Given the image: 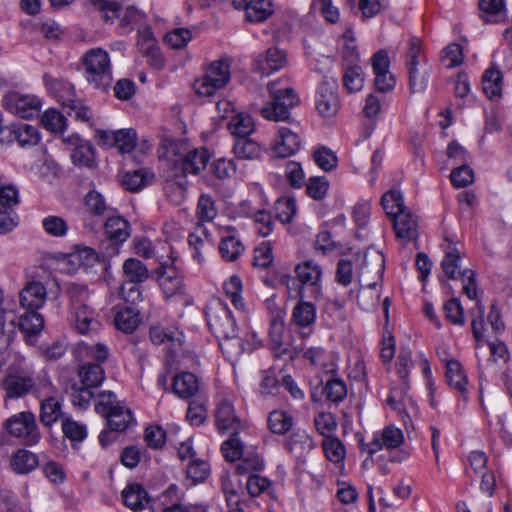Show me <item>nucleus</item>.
<instances>
[{
    "mask_svg": "<svg viewBox=\"0 0 512 512\" xmlns=\"http://www.w3.org/2000/svg\"><path fill=\"white\" fill-rule=\"evenodd\" d=\"M205 315L211 333L219 340V347L229 358L240 356L246 349L237 335V326L230 309L221 301L206 307Z\"/></svg>",
    "mask_w": 512,
    "mask_h": 512,
    "instance_id": "f257e3e1",
    "label": "nucleus"
},
{
    "mask_svg": "<svg viewBox=\"0 0 512 512\" xmlns=\"http://www.w3.org/2000/svg\"><path fill=\"white\" fill-rule=\"evenodd\" d=\"M62 292L68 299L70 320L77 332L83 335L97 333L101 328L97 313L88 304L90 293L87 285L73 281L65 282Z\"/></svg>",
    "mask_w": 512,
    "mask_h": 512,
    "instance_id": "f03ea898",
    "label": "nucleus"
},
{
    "mask_svg": "<svg viewBox=\"0 0 512 512\" xmlns=\"http://www.w3.org/2000/svg\"><path fill=\"white\" fill-rule=\"evenodd\" d=\"M384 270L385 258L382 252L368 249L364 254L363 267L360 272V281L363 282V286L358 295V302L364 310L377 307L380 300L377 285L383 278Z\"/></svg>",
    "mask_w": 512,
    "mask_h": 512,
    "instance_id": "7ed1b4c3",
    "label": "nucleus"
},
{
    "mask_svg": "<svg viewBox=\"0 0 512 512\" xmlns=\"http://www.w3.org/2000/svg\"><path fill=\"white\" fill-rule=\"evenodd\" d=\"M172 169L174 175L181 172L183 175L188 173L198 175L206 168L210 155L205 148L188 150L186 144L179 142H168L163 146V152L160 154Z\"/></svg>",
    "mask_w": 512,
    "mask_h": 512,
    "instance_id": "20e7f679",
    "label": "nucleus"
},
{
    "mask_svg": "<svg viewBox=\"0 0 512 512\" xmlns=\"http://www.w3.org/2000/svg\"><path fill=\"white\" fill-rule=\"evenodd\" d=\"M267 89L271 101L260 109L261 115L269 121H288L290 109L299 103L297 93L292 87L283 86L281 80L270 81Z\"/></svg>",
    "mask_w": 512,
    "mask_h": 512,
    "instance_id": "39448f33",
    "label": "nucleus"
},
{
    "mask_svg": "<svg viewBox=\"0 0 512 512\" xmlns=\"http://www.w3.org/2000/svg\"><path fill=\"white\" fill-rule=\"evenodd\" d=\"M85 79L94 88L106 91L113 82L109 54L102 48L89 49L82 57Z\"/></svg>",
    "mask_w": 512,
    "mask_h": 512,
    "instance_id": "423d86ee",
    "label": "nucleus"
},
{
    "mask_svg": "<svg viewBox=\"0 0 512 512\" xmlns=\"http://www.w3.org/2000/svg\"><path fill=\"white\" fill-rule=\"evenodd\" d=\"M98 414L106 418L108 426L113 431H124L133 421L132 412L111 391H103L99 394V401L95 405Z\"/></svg>",
    "mask_w": 512,
    "mask_h": 512,
    "instance_id": "0eeeda50",
    "label": "nucleus"
},
{
    "mask_svg": "<svg viewBox=\"0 0 512 512\" xmlns=\"http://www.w3.org/2000/svg\"><path fill=\"white\" fill-rule=\"evenodd\" d=\"M294 272L299 282L296 289V298H321L323 271L318 263L313 260H305L295 266Z\"/></svg>",
    "mask_w": 512,
    "mask_h": 512,
    "instance_id": "6e6552de",
    "label": "nucleus"
},
{
    "mask_svg": "<svg viewBox=\"0 0 512 512\" xmlns=\"http://www.w3.org/2000/svg\"><path fill=\"white\" fill-rule=\"evenodd\" d=\"M460 252L451 242L445 250V256L441 262V267L445 275L453 280L460 279L463 284V293L471 300L477 297V288L475 282V273L470 269L460 270L459 267Z\"/></svg>",
    "mask_w": 512,
    "mask_h": 512,
    "instance_id": "1a4fd4ad",
    "label": "nucleus"
},
{
    "mask_svg": "<svg viewBox=\"0 0 512 512\" xmlns=\"http://www.w3.org/2000/svg\"><path fill=\"white\" fill-rule=\"evenodd\" d=\"M230 80V63L225 59L213 61L205 75L196 81L195 89L199 95L212 96Z\"/></svg>",
    "mask_w": 512,
    "mask_h": 512,
    "instance_id": "9d476101",
    "label": "nucleus"
},
{
    "mask_svg": "<svg viewBox=\"0 0 512 512\" xmlns=\"http://www.w3.org/2000/svg\"><path fill=\"white\" fill-rule=\"evenodd\" d=\"M5 428L11 436L22 438L27 445H34L40 439L35 415L29 411L9 417L5 422Z\"/></svg>",
    "mask_w": 512,
    "mask_h": 512,
    "instance_id": "9b49d317",
    "label": "nucleus"
},
{
    "mask_svg": "<svg viewBox=\"0 0 512 512\" xmlns=\"http://www.w3.org/2000/svg\"><path fill=\"white\" fill-rule=\"evenodd\" d=\"M0 386L5 391L6 399H17L27 395L34 388L35 380L19 372L16 367L10 366Z\"/></svg>",
    "mask_w": 512,
    "mask_h": 512,
    "instance_id": "f8f14e48",
    "label": "nucleus"
},
{
    "mask_svg": "<svg viewBox=\"0 0 512 512\" xmlns=\"http://www.w3.org/2000/svg\"><path fill=\"white\" fill-rule=\"evenodd\" d=\"M404 442V435L401 429L388 425L381 431L373 434L372 440L368 443H362V450L373 455L382 449H396Z\"/></svg>",
    "mask_w": 512,
    "mask_h": 512,
    "instance_id": "ddd939ff",
    "label": "nucleus"
},
{
    "mask_svg": "<svg viewBox=\"0 0 512 512\" xmlns=\"http://www.w3.org/2000/svg\"><path fill=\"white\" fill-rule=\"evenodd\" d=\"M338 84L333 77L325 76L316 95V108L325 117L335 115L339 109Z\"/></svg>",
    "mask_w": 512,
    "mask_h": 512,
    "instance_id": "4468645a",
    "label": "nucleus"
},
{
    "mask_svg": "<svg viewBox=\"0 0 512 512\" xmlns=\"http://www.w3.org/2000/svg\"><path fill=\"white\" fill-rule=\"evenodd\" d=\"M215 423L219 433L237 436L243 424L235 412L234 405L228 399H222L215 409Z\"/></svg>",
    "mask_w": 512,
    "mask_h": 512,
    "instance_id": "2eb2a0df",
    "label": "nucleus"
},
{
    "mask_svg": "<svg viewBox=\"0 0 512 512\" xmlns=\"http://www.w3.org/2000/svg\"><path fill=\"white\" fill-rule=\"evenodd\" d=\"M371 65L375 75V87L379 92L392 91L396 85L394 75L389 71L390 59L385 50H379L371 58Z\"/></svg>",
    "mask_w": 512,
    "mask_h": 512,
    "instance_id": "dca6fc26",
    "label": "nucleus"
},
{
    "mask_svg": "<svg viewBox=\"0 0 512 512\" xmlns=\"http://www.w3.org/2000/svg\"><path fill=\"white\" fill-rule=\"evenodd\" d=\"M288 65L287 53L278 47H271L259 54L252 63V69L263 76L279 71Z\"/></svg>",
    "mask_w": 512,
    "mask_h": 512,
    "instance_id": "f3484780",
    "label": "nucleus"
},
{
    "mask_svg": "<svg viewBox=\"0 0 512 512\" xmlns=\"http://www.w3.org/2000/svg\"><path fill=\"white\" fill-rule=\"evenodd\" d=\"M4 103L10 112L25 119L37 116L41 108V102L36 96L21 95L16 92L8 94Z\"/></svg>",
    "mask_w": 512,
    "mask_h": 512,
    "instance_id": "a211bd4d",
    "label": "nucleus"
},
{
    "mask_svg": "<svg viewBox=\"0 0 512 512\" xmlns=\"http://www.w3.org/2000/svg\"><path fill=\"white\" fill-rule=\"evenodd\" d=\"M158 282L166 297L184 294V276L173 264L160 265L158 268Z\"/></svg>",
    "mask_w": 512,
    "mask_h": 512,
    "instance_id": "6ab92c4d",
    "label": "nucleus"
},
{
    "mask_svg": "<svg viewBox=\"0 0 512 512\" xmlns=\"http://www.w3.org/2000/svg\"><path fill=\"white\" fill-rule=\"evenodd\" d=\"M265 307L270 317L268 336L273 346L278 348L283 343L286 311L276 302L274 297L265 301Z\"/></svg>",
    "mask_w": 512,
    "mask_h": 512,
    "instance_id": "aec40b11",
    "label": "nucleus"
},
{
    "mask_svg": "<svg viewBox=\"0 0 512 512\" xmlns=\"http://www.w3.org/2000/svg\"><path fill=\"white\" fill-rule=\"evenodd\" d=\"M301 147L300 136L287 127H280L272 146L273 153L278 158L294 155Z\"/></svg>",
    "mask_w": 512,
    "mask_h": 512,
    "instance_id": "412c9836",
    "label": "nucleus"
},
{
    "mask_svg": "<svg viewBox=\"0 0 512 512\" xmlns=\"http://www.w3.org/2000/svg\"><path fill=\"white\" fill-rule=\"evenodd\" d=\"M46 298V287L39 281L28 282L19 294L20 305L26 311L37 312L45 304Z\"/></svg>",
    "mask_w": 512,
    "mask_h": 512,
    "instance_id": "4be33fe9",
    "label": "nucleus"
},
{
    "mask_svg": "<svg viewBox=\"0 0 512 512\" xmlns=\"http://www.w3.org/2000/svg\"><path fill=\"white\" fill-rule=\"evenodd\" d=\"M104 230L107 238L114 241L116 244H122L131 234L129 222L122 216L116 215L113 212L107 216L104 223Z\"/></svg>",
    "mask_w": 512,
    "mask_h": 512,
    "instance_id": "5701e85b",
    "label": "nucleus"
},
{
    "mask_svg": "<svg viewBox=\"0 0 512 512\" xmlns=\"http://www.w3.org/2000/svg\"><path fill=\"white\" fill-rule=\"evenodd\" d=\"M408 73L409 89L411 93H422L426 90L432 71L426 58L423 63L406 67Z\"/></svg>",
    "mask_w": 512,
    "mask_h": 512,
    "instance_id": "b1692460",
    "label": "nucleus"
},
{
    "mask_svg": "<svg viewBox=\"0 0 512 512\" xmlns=\"http://www.w3.org/2000/svg\"><path fill=\"white\" fill-rule=\"evenodd\" d=\"M335 367L332 366L326 371V382L322 389V395L327 401L338 404L342 402L347 395V387L345 382L335 375Z\"/></svg>",
    "mask_w": 512,
    "mask_h": 512,
    "instance_id": "393cba45",
    "label": "nucleus"
},
{
    "mask_svg": "<svg viewBox=\"0 0 512 512\" xmlns=\"http://www.w3.org/2000/svg\"><path fill=\"white\" fill-rule=\"evenodd\" d=\"M503 75L499 67L491 64L482 75V89L491 100L502 97Z\"/></svg>",
    "mask_w": 512,
    "mask_h": 512,
    "instance_id": "a878e982",
    "label": "nucleus"
},
{
    "mask_svg": "<svg viewBox=\"0 0 512 512\" xmlns=\"http://www.w3.org/2000/svg\"><path fill=\"white\" fill-rule=\"evenodd\" d=\"M398 238L412 240L417 237V220L407 209L391 217Z\"/></svg>",
    "mask_w": 512,
    "mask_h": 512,
    "instance_id": "bb28decb",
    "label": "nucleus"
},
{
    "mask_svg": "<svg viewBox=\"0 0 512 512\" xmlns=\"http://www.w3.org/2000/svg\"><path fill=\"white\" fill-rule=\"evenodd\" d=\"M445 367L447 384L458 391L464 399H467V378L460 362L455 359H450L446 361Z\"/></svg>",
    "mask_w": 512,
    "mask_h": 512,
    "instance_id": "cd10ccee",
    "label": "nucleus"
},
{
    "mask_svg": "<svg viewBox=\"0 0 512 512\" xmlns=\"http://www.w3.org/2000/svg\"><path fill=\"white\" fill-rule=\"evenodd\" d=\"M123 503L133 511H140L146 507L150 498L147 491L138 483L129 484L122 491Z\"/></svg>",
    "mask_w": 512,
    "mask_h": 512,
    "instance_id": "c85d7f7f",
    "label": "nucleus"
},
{
    "mask_svg": "<svg viewBox=\"0 0 512 512\" xmlns=\"http://www.w3.org/2000/svg\"><path fill=\"white\" fill-rule=\"evenodd\" d=\"M172 388L178 397L189 399L199 390L198 378L190 372L179 373L173 378Z\"/></svg>",
    "mask_w": 512,
    "mask_h": 512,
    "instance_id": "c756f323",
    "label": "nucleus"
},
{
    "mask_svg": "<svg viewBox=\"0 0 512 512\" xmlns=\"http://www.w3.org/2000/svg\"><path fill=\"white\" fill-rule=\"evenodd\" d=\"M316 320V307L309 301L299 298V302L293 308L291 322L301 328H307Z\"/></svg>",
    "mask_w": 512,
    "mask_h": 512,
    "instance_id": "7c9ffc66",
    "label": "nucleus"
},
{
    "mask_svg": "<svg viewBox=\"0 0 512 512\" xmlns=\"http://www.w3.org/2000/svg\"><path fill=\"white\" fill-rule=\"evenodd\" d=\"M38 464V456L26 449H20L14 452L10 459L11 468L18 474H28L32 472Z\"/></svg>",
    "mask_w": 512,
    "mask_h": 512,
    "instance_id": "2f4dec72",
    "label": "nucleus"
},
{
    "mask_svg": "<svg viewBox=\"0 0 512 512\" xmlns=\"http://www.w3.org/2000/svg\"><path fill=\"white\" fill-rule=\"evenodd\" d=\"M80 383L88 387L98 388L105 380V372L99 363H85L78 369Z\"/></svg>",
    "mask_w": 512,
    "mask_h": 512,
    "instance_id": "473e14b6",
    "label": "nucleus"
},
{
    "mask_svg": "<svg viewBox=\"0 0 512 512\" xmlns=\"http://www.w3.org/2000/svg\"><path fill=\"white\" fill-rule=\"evenodd\" d=\"M182 336V332L172 327L155 325L150 329V339L156 345L169 343L172 347L181 346Z\"/></svg>",
    "mask_w": 512,
    "mask_h": 512,
    "instance_id": "72a5a7b5",
    "label": "nucleus"
},
{
    "mask_svg": "<svg viewBox=\"0 0 512 512\" xmlns=\"http://www.w3.org/2000/svg\"><path fill=\"white\" fill-rule=\"evenodd\" d=\"M114 322L119 330L132 333L141 323L140 313L132 306L121 308L116 313Z\"/></svg>",
    "mask_w": 512,
    "mask_h": 512,
    "instance_id": "f704fd0d",
    "label": "nucleus"
},
{
    "mask_svg": "<svg viewBox=\"0 0 512 512\" xmlns=\"http://www.w3.org/2000/svg\"><path fill=\"white\" fill-rule=\"evenodd\" d=\"M124 281L143 283L149 278L147 266L137 258H128L122 265Z\"/></svg>",
    "mask_w": 512,
    "mask_h": 512,
    "instance_id": "c9c22d12",
    "label": "nucleus"
},
{
    "mask_svg": "<svg viewBox=\"0 0 512 512\" xmlns=\"http://www.w3.org/2000/svg\"><path fill=\"white\" fill-rule=\"evenodd\" d=\"M68 141L75 145L71 159L75 165L91 166L94 160V149L89 142H81L79 137L72 136Z\"/></svg>",
    "mask_w": 512,
    "mask_h": 512,
    "instance_id": "e433bc0d",
    "label": "nucleus"
},
{
    "mask_svg": "<svg viewBox=\"0 0 512 512\" xmlns=\"http://www.w3.org/2000/svg\"><path fill=\"white\" fill-rule=\"evenodd\" d=\"M233 152L237 159L242 160H256L262 154L260 145L248 137L235 138Z\"/></svg>",
    "mask_w": 512,
    "mask_h": 512,
    "instance_id": "4c0bfd02",
    "label": "nucleus"
},
{
    "mask_svg": "<svg viewBox=\"0 0 512 512\" xmlns=\"http://www.w3.org/2000/svg\"><path fill=\"white\" fill-rule=\"evenodd\" d=\"M17 326L26 336H36L44 327V318L36 311H26L19 317Z\"/></svg>",
    "mask_w": 512,
    "mask_h": 512,
    "instance_id": "58836bf2",
    "label": "nucleus"
},
{
    "mask_svg": "<svg viewBox=\"0 0 512 512\" xmlns=\"http://www.w3.org/2000/svg\"><path fill=\"white\" fill-rule=\"evenodd\" d=\"M86 211L93 216L110 215L114 210L106 203L102 194L95 190L89 191L84 197Z\"/></svg>",
    "mask_w": 512,
    "mask_h": 512,
    "instance_id": "ea45409f",
    "label": "nucleus"
},
{
    "mask_svg": "<svg viewBox=\"0 0 512 512\" xmlns=\"http://www.w3.org/2000/svg\"><path fill=\"white\" fill-rule=\"evenodd\" d=\"M228 130L235 138L248 137L255 130L253 119L245 113L234 115L227 125Z\"/></svg>",
    "mask_w": 512,
    "mask_h": 512,
    "instance_id": "a19ab883",
    "label": "nucleus"
},
{
    "mask_svg": "<svg viewBox=\"0 0 512 512\" xmlns=\"http://www.w3.org/2000/svg\"><path fill=\"white\" fill-rule=\"evenodd\" d=\"M246 17L251 22H263L273 13L270 0H251L245 9Z\"/></svg>",
    "mask_w": 512,
    "mask_h": 512,
    "instance_id": "79ce46f5",
    "label": "nucleus"
},
{
    "mask_svg": "<svg viewBox=\"0 0 512 512\" xmlns=\"http://www.w3.org/2000/svg\"><path fill=\"white\" fill-rule=\"evenodd\" d=\"M244 250L245 247L243 243L234 235L223 236L219 244V251L222 258L230 262L238 259Z\"/></svg>",
    "mask_w": 512,
    "mask_h": 512,
    "instance_id": "37998d69",
    "label": "nucleus"
},
{
    "mask_svg": "<svg viewBox=\"0 0 512 512\" xmlns=\"http://www.w3.org/2000/svg\"><path fill=\"white\" fill-rule=\"evenodd\" d=\"M293 426V418L283 410H274L269 414L268 427L274 434H286Z\"/></svg>",
    "mask_w": 512,
    "mask_h": 512,
    "instance_id": "c03bdc74",
    "label": "nucleus"
},
{
    "mask_svg": "<svg viewBox=\"0 0 512 512\" xmlns=\"http://www.w3.org/2000/svg\"><path fill=\"white\" fill-rule=\"evenodd\" d=\"M381 205L389 218L406 209L403 194L396 189H391L382 196Z\"/></svg>",
    "mask_w": 512,
    "mask_h": 512,
    "instance_id": "a18cd8bd",
    "label": "nucleus"
},
{
    "mask_svg": "<svg viewBox=\"0 0 512 512\" xmlns=\"http://www.w3.org/2000/svg\"><path fill=\"white\" fill-rule=\"evenodd\" d=\"M365 74L359 65H349L343 74V84L349 92H358L364 86Z\"/></svg>",
    "mask_w": 512,
    "mask_h": 512,
    "instance_id": "49530a36",
    "label": "nucleus"
},
{
    "mask_svg": "<svg viewBox=\"0 0 512 512\" xmlns=\"http://www.w3.org/2000/svg\"><path fill=\"white\" fill-rule=\"evenodd\" d=\"M62 416V407L58 400L49 397L42 401L40 421L45 426H51Z\"/></svg>",
    "mask_w": 512,
    "mask_h": 512,
    "instance_id": "de8ad7c7",
    "label": "nucleus"
},
{
    "mask_svg": "<svg viewBox=\"0 0 512 512\" xmlns=\"http://www.w3.org/2000/svg\"><path fill=\"white\" fill-rule=\"evenodd\" d=\"M42 227L45 233L51 237L63 238L69 231L67 221L57 215H48L42 220Z\"/></svg>",
    "mask_w": 512,
    "mask_h": 512,
    "instance_id": "09e8293b",
    "label": "nucleus"
},
{
    "mask_svg": "<svg viewBox=\"0 0 512 512\" xmlns=\"http://www.w3.org/2000/svg\"><path fill=\"white\" fill-rule=\"evenodd\" d=\"M274 210L276 219L283 224L290 223L297 212L296 201L291 197L279 198L275 202Z\"/></svg>",
    "mask_w": 512,
    "mask_h": 512,
    "instance_id": "8fccbe9b",
    "label": "nucleus"
},
{
    "mask_svg": "<svg viewBox=\"0 0 512 512\" xmlns=\"http://www.w3.org/2000/svg\"><path fill=\"white\" fill-rule=\"evenodd\" d=\"M479 8L486 22H496L505 15L503 0H479Z\"/></svg>",
    "mask_w": 512,
    "mask_h": 512,
    "instance_id": "3c124183",
    "label": "nucleus"
},
{
    "mask_svg": "<svg viewBox=\"0 0 512 512\" xmlns=\"http://www.w3.org/2000/svg\"><path fill=\"white\" fill-rule=\"evenodd\" d=\"M95 11L101 14V18L105 22H113L114 19L121 15V6L114 1L109 0H89Z\"/></svg>",
    "mask_w": 512,
    "mask_h": 512,
    "instance_id": "603ef678",
    "label": "nucleus"
},
{
    "mask_svg": "<svg viewBox=\"0 0 512 512\" xmlns=\"http://www.w3.org/2000/svg\"><path fill=\"white\" fill-rule=\"evenodd\" d=\"M94 388L83 384H73L71 386L70 397L74 406L80 409H87L94 397Z\"/></svg>",
    "mask_w": 512,
    "mask_h": 512,
    "instance_id": "864d4df0",
    "label": "nucleus"
},
{
    "mask_svg": "<svg viewBox=\"0 0 512 512\" xmlns=\"http://www.w3.org/2000/svg\"><path fill=\"white\" fill-rule=\"evenodd\" d=\"M15 140L23 148L31 147L39 142L40 136L36 127L23 124L13 131Z\"/></svg>",
    "mask_w": 512,
    "mask_h": 512,
    "instance_id": "5fc2aeb1",
    "label": "nucleus"
},
{
    "mask_svg": "<svg viewBox=\"0 0 512 512\" xmlns=\"http://www.w3.org/2000/svg\"><path fill=\"white\" fill-rule=\"evenodd\" d=\"M218 214L214 199L208 194H201L197 203V217L202 222L212 221Z\"/></svg>",
    "mask_w": 512,
    "mask_h": 512,
    "instance_id": "6e6d98bb",
    "label": "nucleus"
},
{
    "mask_svg": "<svg viewBox=\"0 0 512 512\" xmlns=\"http://www.w3.org/2000/svg\"><path fill=\"white\" fill-rule=\"evenodd\" d=\"M223 289L235 308L239 310L245 309V304L241 297L242 282L238 276H231L229 280L224 283Z\"/></svg>",
    "mask_w": 512,
    "mask_h": 512,
    "instance_id": "4d7b16f0",
    "label": "nucleus"
},
{
    "mask_svg": "<svg viewBox=\"0 0 512 512\" xmlns=\"http://www.w3.org/2000/svg\"><path fill=\"white\" fill-rule=\"evenodd\" d=\"M322 446L324 453L329 461L334 463H340L343 461L346 450L345 446L338 438L327 437L323 441Z\"/></svg>",
    "mask_w": 512,
    "mask_h": 512,
    "instance_id": "13d9d810",
    "label": "nucleus"
},
{
    "mask_svg": "<svg viewBox=\"0 0 512 512\" xmlns=\"http://www.w3.org/2000/svg\"><path fill=\"white\" fill-rule=\"evenodd\" d=\"M42 125L49 131L63 132L66 128V118L55 109H48L41 118Z\"/></svg>",
    "mask_w": 512,
    "mask_h": 512,
    "instance_id": "bf43d9fd",
    "label": "nucleus"
},
{
    "mask_svg": "<svg viewBox=\"0 0 512 512\" xmlns=\"http://www.w3.org/2000/svg\"><path fill=\"white\" fill-rule=\"evenodd\" d=\"M329 189V181L324 176L311 177L306 183V193L314 200L325 198Z\"/></svg>",
    "mask_w": 512,
    "mask_h": 512,
    "instance_id": "052dcab7",
    "label": "nucleus"
},
{
    "mask_svg": "<svg viewBox=\"0 0 512 512\" xmlns=\"http://www.w3.org/2000/svg\"><path fill=\"white\" fill-rule=\"evenodd\" d=\"M313 159L319 168L329 172L336 168L337 157L335 153L327 147H319L313 153Z\"/></svg>",
    "mask_w": 512,
    "mask_h": 512,
    "instance_id": "680f3d73",
    "label": "nucleus"
},
{
    "mask_svg": "<svg viewBox=\"0 0 512 512\" xmlns=\"http://www.w3.org/2000/svg\"><path fill=\"white\" fill-rule=\"evenodd\" d=\"M445 317L454 325H464V308L460 304L459 299L452 298L443 306Z\"/></svg>",
    "mask_w": 512,
    "mask_h": 512,
    "instance_id": "e2e57ef3",
    "label": "nucleus"
},
{
    "mask_svg": "<svg viewBox=\"0 0 512 512\" xmlns=\"http://www.w3.org/2000/svg\"><path fill=\"white\" fill-rule=\"evenodd\" d=\"M146 182V173L143 169L128 171L122 179L123 186L131 192L140 191L146 186Z\"/></svg>",
    "mask_w": 512,
    "mask_h": 512,
    "instance_id": "0e129e2a",
    "label": "nucleus"
},
{
    "mask_svg": "<svg viewBox=\"0 0 512 512\" xmlns=\"http://www.w3.org/2000/svg\"><path fill=\"white\" fill-rule=\"evenodd\" d=\"M137 134L133 129L116 131L115 146L121 153H130L136 146Z\"/></svg>",
    "mask_w": 512,
    "mask_h": 512,
    "instance_id": "69168bd1",
    "label": "nucleus"
},
{
    "mask_svg": "<svg viewBox=\"0 0 512 512\" xmlns=\"http://www.w3.org/2000/svg\"><path fill=\"white\" fill-rule=\"evenodd\" d=\"M191 39L192 33L187 28H176L164 37L165 42L173 49L185 47Z\"/></svg>",
    "mask_w": 512,
    "mask_h": 512,
    "instance_id": "338daca9",
    "label": "nucleus"
},
{
    "mask_svg": "<svg viewBox=\"0 0 512 512\" xmlns=\"http://www.w3.org/2000/svg\"><path fill=\"white\" fill-rule=\"evenodd\" d=\"M62 430L71 441H83L87 436L86 426L70 418L63 419Z\"/></svg>",
    "mask_w": 512,
    "mask_h": 512,
    "instance_id": "774afa93",
    "label": "nucleus"
}]
</instances>
